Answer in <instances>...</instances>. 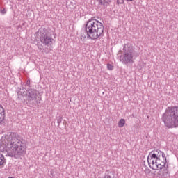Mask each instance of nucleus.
Instances as JSON below:
<instances>
[{
  "mask_svg": "<svg viewBox=\"0 0 178 178\" xmlns=\"http://www.w3.org/2000/svg\"><path fill=\"white\" fill-rule=\"evenodd\" d=\"M26 98L28 101H35V104H40V92L35 89H29L26 90Z\"/></svg>",
  "mask_w": 178,
  "mask_h": 178,
  "instance_id": "nucleus-7",
  "label": "nucleus"
},
{
  "mask_svg": "<svg viewBox=\"0 0 178 178\" xmlns=\"http://www.w3.org/2000/svg\"><path fill=\"white\" fill-rule=\"evenodd\" d=\"M127 1H128V2H133V1L134 0H127Z\"/></svg>",
  "mask_w": 178,
  "mask_h": 178,
  "instance_id": "nucleus-21",
  "label": "nucleus"
},
{
  "mask_svg": "<svg viewBox=\"0 0 178 178\" xmlns=\"http://www.w3.org/2000/svg\"><path fill=\"white\" fill-rule=\"evenodd\" d=\"M38 49H40V51H42V48H44V47L42 46V44H38Z\"/></svg>",
  "mask_w": 178,
  "mask_h": 178,
  "instance_id": "nucleus-18",
  "label": "nucleus"
},
{
  "mask_svg": "<svg viewBox=\"0 0 178 178\" xmlns=\"http://www.w3.org/2000/svg\"><path fill=\"white\" fill-rule=\"evenodd\" d=\"M149 156H165V154L159 150H153L149 154Z\"/></svg>",
  "mask_w": 178,
  "mask_h": 178,
  "instance_id": "nucleus-9",
  "label": "nucleus"
},
{
  "mask_svg": "<svg viewBox=\"0 0 178 178\" xmlns=\"http://www.w3.org/2000/svg\"><path fill=\"white\" fill-rule=\"evenodd\" d=\"M126 124V120L124 119H120L118 122V127H123Z\"/></svg>",
  "mask_w": 178,
  "mask_h": 178,
  "instance_id": "nucleus-12",
  "label": "nucleus"
},
{
  "mask_svg": "<svg viewBox=\"0 0 178 178\" xmlns=\"http://www.w3.org/2000/svg\"><path fill=\"white\" fill-rule=\"evenodd\" d=\"M147 162L149 167L153 169V170H156V169H162L165 168L166 165V157L165 156H148Z\"/></svg>",
  "mask_w": 178,
  "mask_h": 178,
  "instance_id": "nucleus-5",
  "label": "nucleus"
},
{
  "mask_svg": "<svg viewBox=\"0 0 178 178\" xmlns=\"http://www.w3.org/2000/svg\"><path fill=\"white\" fill-rule=\"evenodd\" d=\"M26 86H30V81H26Z\"/></svg>",
  "mask_w": 178,
  "mask_h": 178,
  "instance_id": "nucleus-20",
  "label": "nucleus"
},
{
  "mask_svg": "<svg viewBox=\"0 0 178 178\" xmlns=\"http://www.w3.org/2000/svg\"><path fill=\"white\" fill-rule=\"evenodd\" d=\"M108 70H113V66L111 64H107Z\"/></svg>",
  "mask_w": 178,
  "mask_h": 178,
  "instance_id": "nucleus-15",
  "label": "nucleus"
},
{
  "mask_svg": "<svg viewBox=\"0 0 178 178\" xmlns=\"http://www.w3.org/2000/svg\"><path fill=\"white\" fill-rule=\"evenodd\" d=\"M18 144H22V138L19 135L13 134L0 145V152L7 154L6 156H22L24 154L26 147Z\"/></svg>",
  "mask_w": 178,
  "mask_h": 178,
  "instance_id": "nucleus-1",
  "label": "nucleus"
},
{
  "mask_svg": "<svg viewBox=\"0 0 178 178\" xmlns=\"http://www.w3.org/2000/svg\"><path fill=\"white\" fill-rule=\"evenodd\" d=\"M0 156H3V154H2L1 153H0Z\"/></svg>",
  "mask_w": 178,
  "mask_h": 178,
  "instance_id": "nucleus-22",
  "label": "nucleus"
},
{
  "mask_svg": "<svg viewBox=\"0 0 178 178\" xmlns=\"http://www.w3.org/2000/svg\"><path fill=\"white\" fill-rule=\"evenodd\" d=\"M57 123H58V124H60V123H62V118L58 119V120H57Z\"/></svg>",
  "mask_w": 178,
  "mask_h": 178,
  "instance_id": "nucleus-19",
  "label": "nucleus"
},
{
  "mask_svg": "<svg viewBox=\"0 0 178 178\" xmlns=\"http://www.w3.org/2000/svg\"><path fill=\"white\" fill-rule=\"evenodd\" d=\"M5 119V108H3V106L0 104V124H2V122H3Z\"/></svg>",
  "mask_w": 178,
  "mask_h": 178,
  "instance_id": "nucleus-10",
  "label": "nucleus"
},
{
  "mask_svg": "<svg viewBox=\"0 0 178 178\" xmlns=\"http://www.w3.org/2000/svg\"><path fill=\"white\" fill-rule=\"evenodd\" d=\"M8 178H15V177H9Z\"/></svg>",
  "mask_w": 178,
  "mask_h": 178,
  "instance_id": "nucleus-23",
  "label": "nucleus"
},
{
  "mask_svg": "<svg viewBox=\"0 0 178 178\" xmlns=\"http://www.w3.org/2000/svg\"><path fill=\"white\" fill-rule=\"evenodd\" d=\"M5 162H6L5 157L0 156V166H2V165H3V163H5Z\"/></svg>",
  "mask_w": 178,
  "mask_h": 178,
  "instance_id": "nucleus-13",
  "label": "nucleus"
},
{
  "mask_svg": "<svg viewBox=\"0 0 178 178\" xmlns=\"http://www.w3.org/2000/svg\"><path fill=\"white\" fill-rule=\"evenodd\" d=\"M1 15H5L6 13V10L3 8V10H0Z\"/></svg>",
  "mask_w": 178,
  "mask_h": 178,
  "instance_id": "nucleus-17",
  "label": "nucleus"
},
{
  "mask_svg": "<svg viewBox=\"0 0 178 178\" xmlns=\"http://www.w3.org/2000/svg\"><path fill=\"white\" fill-rule=\"evenodd\" d=\"M123 53L120 56V60L123 65H131L134 63V55L136 51L131 44H125Z\"/></svg>",
  "mask_w": 178,
  "mask_h": 178,
  "instance_id": "nucleus-4",
  "label": "nucleus"
},
{
  "mask_svg": "<svg viewBox=\"0 0 178 178\" xmlns=\"http://www.w3.org/2000/svg\"><path fill=\"white\" fill-rule=\"evenodd\" d=\"M86 33L88 38L98 40L104 35V24L97 19H89L86 24Z\"/></svg>",
  "mask_w": 178,
  "mask_h": 178,
  "instance_id": "nucleus-2",
  "label": "nucleus"
},
{
  "mask_svg": "<svg viewBox=\"0 0 178 178\" xmlns=\"http://www.w3.org/2000/svg\"><path fill=\"white\" fill-rule=\"evenodd\" d=\"M162 121L168 129L178 127V106L168 107L163 114Z\"/></svg>",
  "mask_w": 178,
  "mask_h": 178,
  "instance_id": "nucleus-3",
  "label": "nucleus"
},
{
  "mask_svg": "<svg viewBox=\"0 0 178 178\" xmlns=\"http://www.w3.org/2000/svg\"><path fill=\"white\" fill-rule=\"evenodd\" d=\"M99 5H102L103 6H108L111 3V0H97Z\"/></svg>",
  "mask_w": 178,
  "mask_h": 178,
  "instance_id": "nucleus-11",
  "label": "nucleus"
},
{
  "mask_svg": "<svg viewBox=\"0 0 178 178\" xmlns=\"http://www.w3.org/2000/svg\"><path fill=\"white\" fill-rule=\"evenodd\" d=\"M39 40L41 44L46 47H51V45L55 44V40L52 38V34H51L47 29H43V30L40 31L39 33Z\"/></svg>",
  "mask_w": 178,
  "mask_h": 178,
  "instance_id": "nucleus-6",
  "label": "nucleus"
},
{
  "mask_svg": "<svg viewBox=\"0 0 178 178\" xmlns=\"http://www.w3.org/2000/svg\"><path fill=\"white\" fill-rule=\"evenodd\" d=\"M79 39L81 41H84V40H86V33H81Z\"/></svg>",
  "mask_w": 178,
  "mask_h": 178,
  "instance_id": "nucleus-14",
  "label": "nucleus"
},
{
  "mask_svg": "<svg viewBox=\"0 0 178 178\" xmlns=\"http://www.w3.org/2000/svg\"><path fill=\"white\" fill-rule=\"evenodd\" d=\"M124 0H117L118 5H120L122 3H124Z\"/></svg>",
  "mask_w": 178,
  "mask_h": 178,
  "instance_id": "nucleus-16",
  "label": "nucleus"
},
{
  "mask_svg": "<svg viewBox=\"0 0 178 178\" xmlns=\"http://www.w3.org/2000/svg\"><path fill=\"white\" fill-rule=\"evenodd\" d=\"M159 172H157V177L159 178H168L170 177L169 173V169L167 167H163L162 168H157Z\"/></svg>",
  "mask_w": 178,
  "mask_h": 178,
  "instance_id": "nucleus-8",
  "label": "nucleus"
}]
</instances>
